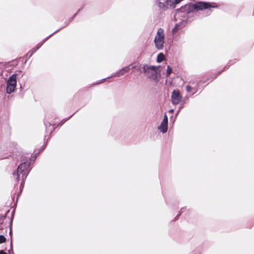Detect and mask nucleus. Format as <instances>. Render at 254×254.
I'll return each mask as SVG.
<instances>
[{
  "label": "nucleus",
  "mask_w": 254,
  "mask_h": 254,
  "mask_svg": "<svg viewBox=\"0 0 254 254\" xmlns=\"http://www.w3.org/2000/svg\"><path fill=\"white\" fill-rule=\"evenodd\" d=\"M217 5L214 2H206L200 1L195 3L190 4L189 9L191 11L202 10L204 9H209L210 8H216Z\"/></svg>",
  "instance_id": "nucleus-1"
},
{
  "label": "nucleus",
  "mask_w": 254,
  "mask_h": 254,
  "mask_svg": "<svg viewBox=\"0 0 254 254\" xmlns=\"http://www.w3.org/2000/svg\"><path fill=\"white\" fill-rule=\"evenodd\" d=\"M142 69L143 72L146 74L149 78L155 80L157 77V67L154 65H141L138 67L137 70L140 72H142Z\"/></svg>",
  "instance_id": "nucleus-2"
},
{
  "label": "nucleus",
  "mask_w": 254,
  "mask_h": 254,
  "mask_svg": "<svg viewBox=\"0 0 254 254\" xmlns=\"http://www.w3.org/2000/svg\"><path fill=\"white\" fill-rule=\"evenodd\" d=\"M164 40V31L162 28H160L158 29L154 40V44L157 49L160 50L163 49L165 43Z\"/></svg>",
  "instance_id": "nucleus-3"
},
{
  "label": "nucleus",
  "mask_w": 254,
  "mask_h": 254,
  "mask_svg": "<svg viewBox=\"0 0 254 254\" xmlns=\"http://www.w3.org/2000/svg\"><path fill=\"white\" fill-rule=\"evenodd\" d=\"M16 77L17 74H13L11 75L8 78L6 85V92L8 94H10L14 91L16 86Z\"/></svg>",
  "instance_id": "nucleus-4"
},
{
  "label": "nucleus",
  "mask_w": 254,
  "mask_h": 254,
  "mask_svg": "<svg viewBox=\"0 0 254 254\" xmlns=\"http://www.w3.org/2000/svg\"><path fill=\"white\" fill-rule=\"evenodd\" d=\"M29 165V163L24 162L23 163H21L18 166L17 172H14L13 173V175H16V179L17 181L19 180V175L20 174H23L22 177H24V176L26 173H27Z\"/></svg>",
  "instance_id": "nucleus-5"
},
{
  "label": "nucleus",
  "mask_w": 254,
  "mask_h": 254,
  "mask_svg": "<svg viewBox=\"0 0 254 254\" xmlns=\"http://www.w3.org/2000/svg\"><path fill=\"white\" fill-rule=\"evenodd\" d=\"M182 96L178 90H174L172 93L171 99L172 103L174 105L178 104L182 100Z\"/></svg>",
  "instance_id": "nucleus-6"
},
{
  "label": "nucleus",
  "mask_w": 254,
  "mask_h": 254,
  "mask_svg": "<svg viewBox=\"0 0 254 254\" xmlns=\"http://www.w3.org/2000/svg\"><path fill=\"white\" fill-rule=\"evenodd\" d=\"M164 2L160 1L158 4V6L161 8H168V6L175 7L174 0H164Z\"/></svg>",
  "instance_id": "nucleus-7"
},
{
  "label": "nucleus",
  "mask_w": 254,
  "mask_h": 254,
  "mask_svg": "<svg viewBox=\"0 0 254 254\" xmlns=\"http://www.w3.org/2000/svg\"><path fill=\"white\" fill-rule=\"evenodd\" d=\"M158 129L163 133H165L168 129V117L166 114H165L164 118L161 125L158 127Z\"/></svg>",
  "instance_id": "nucleus-8"
},
{
  "label": "nucleus",
  "mask_w": 254,
  "mask_h": 254,
  "mask_svg": "<svg viewBox=\"0 0 254 254\" xmlns=\"http://www.w3.org/2000/svg\"><path fill=\"white\" fill-rule=\"evenodd\" d=\"M130 70V68L129 66H126L123 69H122L120 71L118 72V76L123 75L126 72H128Z\"/></svg>",
  "instance_id": "nucleus-9"
},
{
  "label": "nucleus",
  "mask_w": 254,
  "mask_h": 254,
  "mask_svg": "<svg viewBox=\"0 0 254 254\" xmlns=\"http://www.w3.org/2000/svg\"><path fill=\"white\" fill-rule=\"evenodd\" d=\"M165 56L163 53H160L158 55L157 57V62L161 63L165 60Z\"/></svg>",
  "instance_id": "nucleus-10"
},
{
  "label": "nucleus",
  "mask_w": 254,
  "mask_h": 254,
  "mask_svg": "<svg viewBox=\"0 0 254 254\" xmlns=\"http://www.w3.org/2000/svg\"><path fill=\"white\" fill-rule=\"evenodd\" d=\"M179 26H179V24H177L175 25V27L172 29L173 34H175L178 32V31L179 30V29L180 28Z\"/></svg>",
  "instance_id": "nucleus-11"
},
{
  "label": "nucleus",
  "mask_w": 254,
  "mask_h": 254,
  "mask_svg": "<svg viewBox=\"0 0 254 254\" xmlns=\"http://www.w3.org/2000/svg\"><path fill=\"white\" fill-rule=\"evenodd\" d=\"M186 90L189 93H190L191 92L192 90H194V93H195V92L196 91V90L195 89H194L193 88H192L190 86V85H187L186 86Z\"/></svg>",
  "instance_id": "nucleus-12"
},
{
  "label": "nucleus",
  "mask_w": 254,
  "mask_h": 254,
  "mask_svg": "<svg viewBox=\"0 0 254 254\" xmlns=\"http://www.w3.org/2000/svg\"><path fill=\"white\" fill-rule=\"evenodd\" d=\"M171 73H172V68L170 65H168L167 68V71H166L167 76H169L171 74Z\"/></svg>",
  "instance_id": "nucleus-13"
},
{
  "label": "nucleus",
  "mask_w": 254,
  "mask_h": 254,
  "mask_svg": "<svg viewBox=\"0 0 254 254\" xmlns=\"http://www.w3.org/2000/svg\"><path fill=\"white\" fill-rule=\"evenodd\" d=\"M6 241V238L3 235H0V244L3 243Z\"/></svg>",
  "instance_id": "nucleus-14"
},
{
  "label": "nucleus",
  "mask_w": 254,
  "mask_h": 254,
  "mask_svg": "<svg viewBox=\"0 0 254 254\" xmlns=\"http://www.w3.org/2000/svg\"><path fill=\"white\" fill-rule=\"evenodd\" d=\"M226 68H228L226 66H225L223 69L220 71H219L213 77V78H216L219 75H220L223 71H224Z\"/></svg>",
  "instance_id": "nucleus-15"
},
{
  "label": "nucleus",
  "mask_w": 254,
  "mask_h": 254,
  "mask_svg": "<svg viewBox=\"0 0 254 254\" xmlns=\"http://www.w3.org/2000/svg\"><path fill=\"white\" fill-rule=\"evenodd\" d=\"M0 254H6V253L2 250H0Z\"/></svg>",
  "instance_id": "nucleus-16"
},
{
  "label": "nucleus",
  "mask_w": 254,
  "mask_h": 254,
  "mask_svg": "<svg viewBox=\"0 0 254 254\" xmlns=\"http://www.w3.org/2000/svg\"><path fill=\"white\" fill-rule=\"evenodd\" d=\"M159 1H158V3H159L160 1H162V2H164V0H158ZM159 3H158V4Z\"/></svg>",
  "instance_id": "nucleus-17"
},
{
  "label": "nucleus",
  "mask_w": 254,
  "mask_h": 254,
  "mask_svg": "<svg viewBox=\"0 0 254 254\" xmlns=\"http://www.w3.org/2000/svg\"><path fill=\"white\" fill-rule=\"evenodd\" d=\"M136 67V66H132L131 68H134Z\"/></svg>",
  "instance_id": "nucleus-18"
},
{
  "label": "nucleus",
  "mask_w": 254,
  "mask_h": 254,
  "mask_svg": "<svg viewBox=\"0 0 254 254\" xmlns=\"http://www.w3.org/2000/svg\"><path fill=\"white\" fill-rule=\"evenodd\" d=\"M170 112H173V110H171L170 111Z\"/></svg>",
  "instance_id": "nucleus-19"
}]
</instances>
